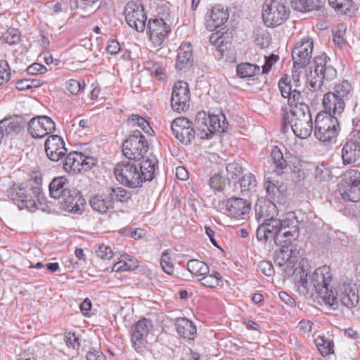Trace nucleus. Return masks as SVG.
<instances>
[{
	"instance_id": "obj_63",
	"label": "nucleus",
	"mask_w": 360,
	"mask_h": 360,
	"mask_svg": "<svg viewBox=\"0 0 360 360\" xmlns=\"http://www.w3.org/2000/svg\"><path fill=\"white\" fill-rule=\"evenodd\" d=\"M120 50V45L117 40H111L108 42L106 51L110 55L117 54Z\"/></svg>"
},
{
	"instance_id": "obj_5",
	"label": "nucleus",
	"mask_w": 360,
	"mask_h": 360,
	"mask_svg": "<svg viewBox=\"0 0 360 360\" xmlns=\"http://www.w3.org/2000/svg\"><path fill=\"white\" fill-rule=\"evenodd\" d=\"M314 65L307 75V88L311 92L321 90L324 79L330 81L337 76L336 70L328 64L327 56L323 54L316 57L314 60Z\"/></svg>"
},
{
	"instance_id": "obj_21",
	"label": "nucleus",
	"mask_w": 360,
	"mask_h": 360,
	"mask_svg": "<svg viewBox=\"0 0 360 360\" xmlns=\"http://www.w3.org/2000/svg\"><path fill=\"white\" fill-rule=\"evenodd\" d=\"M229 14L226 9L218 4L212 6L205 16V25L207 30L212 32L223 25L228 20Z\"/></svg>"
},
{
	"instance_id": "obj_31",
	"label": "nucleus",
	"mask_w": 360,
	"mask_h": 360,
	"mask_svg": "<svg viewBox=\"0 0 360 360\" xmlns=\"http://www.w3.org/2000/svg\"><path fill=\"white\" fill-rule=\"evenodd\" d=\"M139 266V261L133 256L129 255H122L120 260L117 262L113 267L112 271H133Z\"/></svg>"
},
{
	"instance_id": "obj_19",
	"label": "nucleus",
	"mask_w": 360,
	"mask_h": 360,
	"mask_svg": "<svg viewBox=\"0 0 360 360\" xmlns=\"http://www.w3.org/2000/svg\"><path fill=\"white\" fill-rule=\"evenodd\" d=\"M255 211L256 219L259 223H271L278 219L276 218L278 215L277 207L269 200L259 198L256 202Z\"/></svg>"
},
{
	"instance_id": "obj_52",
	"label": "nucleus",
	"mask_w": 360,
	"mask_h": 360,
	"mask_svg": "<svg viewBox=\"0 0 360 360\" xmlns=\"http://www.w3.org/2000/svg\"><path fill=\"white\" fill-rule=\"evenodd\" d=\"M65 87L72 94H77L84 91L85 84L79 80L71 79L66 82Z\"/></svg>"
},
{
	"instance_id": "obj_57",
	"label": "nucleus",
	"mask_w": 360,
	"mask_h": 360,
	"mask_svg": "<svg viewBox=\"0 0 360 360\" xmlns=\"http://www.w3.org/2000/svg\"><path fill=\"white\" fill-rule=\"evenodd\" d=\"M346 31V25L345 24H339L333 34L334 43L338 45L344 42L343 36Z\"/></svg>"
},
{
	"instance_id": "obj_23",
	"label": "nucleus",
	"mask_w": 360,
	"mask_h": 360,
	"mask_svg": "<svg viewBox=\"0 0 360 360\" xmlns=\"http://www.w3.org/2000/svg\"><path fill=\"white\" fill-rule=\"evenodd\" d=\"M89 203L94 211L100 214L107 213L114 208L112 197L110 196L107 188L102 193L91 196Z\"/></svg>"
},
{
	"instance_id": "obj_6",
	"label": "nucleus",
	"mask_w": 360,
	"mask_h": 360,
	"mask_svg": "<svg viewBox=\"0 0 360 360\" xmlns=\"http://www.w3.org/2000/svg\"><path fill=\"white\" fill-rule=\"evenodd\" d=\"M287 122L294 134L300 139L308 138L313 131L312 118L309 107L304 106L302 111L291 110L290 115H285L283 122V129L287 127Z\"/></svg>"
},
{
	"instance_id": "obj_62",
	"label": "nucleus",
	"mask_w": 360,
	"mask_h": 360,
	"mask_svg": "<svg viewBox=\"0 0 360 360\" xmlns=\"http://www.w3.org/2000/svg\"><path fill=\"white\" fill-rule=\"evenodd\" d=\"M79 338L75 333H68L65 336V341L68 347L76 348L79 346L78 343Z\"/></svg>"
},
{
	"instance_id": "obj_7",
	"label": "nucleus",
	"mask_w": 360,
	"mask_h": 360,
	"mask_svg": "<svg viewBox=\"0 0 360 360\" xmlns=\"http://www.w3.org/2000/svg\"><path fill=\"white\" fill-rule=\"evenodd\" d=\"M224 118L222 124L219 115H207L205 111H200L197 113L194 125L197 130V136L200 139H210L214 131H225L228 123L225 122V117L221 115Z\"/></svg>"
},
{
	"instance_id": "obj_20",
	"label": "nucleus",
	"mask_w": 360,
	"mask_h": 360,
	"mask_svg": "<svg viewBox=\"0 0 360 360\" xmlns=\"http://www.w3.org/2000/svg\"><path fill=\"white\" fill-rule=\"evenodd\" d=\"M45 152L51 161L58 162L66 155L68 149L60 136L51 135L46 140Z\"/></svg>"
},
{
	"instance_id": "obj_2",
	"label": "nucleus",
	"mask_w": 360,
	"mask_h": 360,
	"mask_svg": "<svg viewBox=\"0 0 360 360\" xmlns=\"http://www.w3.org/2000/svg\"><path fill=\"white\" fill-rule=\"evenodd\" d=\"M158 160L155 158L141 162L125 160L117 162L114 168L116 179L122 185L129 188H137L144 181H150L155 176Z\"/></svg>"
},
{
	"instance_id": "obj_16",
	"label": "nucleus",
	"mask_w": 360,
	"mask_h": 360,
	"mask_svg": "<svg viewBox=\"0 0 360 360\" xmlns=\"http://www.w3.org/2000/svg\"><path fill=\"white\" fill-rule=\"evenodd\" d=\"M169 32V26L162 18L155 17L148 20L147 34L155 46H160Z\"/></svg>"
},
{
	"instance_id": "obj_32",
	"label": "nucleus",
	"mask_w": 360,
	"mask_h": 360,
	"mask_svg": "<svg viewBox=\"0 0 360 360\" xmlns=\"http://www.w3.org/2000/svg\"><path fill=\"white\" fill-rule=\"evenodd\" d=\"M66 181L67 180L64 177H58L52 180L49 184V192L51 198L60 199L63 193L69 190Z\"/></svg>"
},
{
	"instance_id": "obj_25",
	"label": "nucleus",
	"mask_w": 360,
	"mask_h": 360,
	"mask_svg": "<svg viewBox=\"0 0 360 360\" xmlns=\"http://www.w3.org/2000/svg\"><path fill=\"white\" fill-rule=\"evenodd\" d=\"M332 92L335 94V96L342 99L346 103H351L353 110H355L357 107L356 96H354L352 86L347 80H342L336 84Z\"/></svg>"
},
{
	"instance_id": "obj_43",
	"label": "nucleus",
	"mask_w": 360,
	"mask_h": 360,
	"mask_svg": "<svg viewBox=\"0 0 360 360\" xmlns=\"http://www.w3.org/2000/svg\"><path fill=\"white\" fill-rule=\"evenodd\" d=\"M341 195L346 200L358 202L360 200V185H345V190Z\"/></svg>"
},
{
	"instance_id": "obj_44",
	"label": "nucleus",
	"mask_w": 360,
	"mask_h": 360,
	"mask_svg": "<svg viewBox=\"0 0 360 360\" xmlns=\"http://www.w3.org/2000/svg\"><path fill=\"white\" fill-rule=\"evenodd\" d=\"M227 183H229V179L220 174H214L209 179L210 187L214 191H224Z\"/></svg>"
},
{
	"instance_id": "obj_17",
	"label": "nucleus",
	"mask_w": 360,
	"mask_h": 360,
	"mask_svg": "<svg viewBox=\"0 0 360 360\" xmlns=\"http://www.w3.org/2000/svg\"><path fill=\"white\" fill-rule=\"evenodd\" d=\"M313 47V40L310 38L303 39L295 44L292 51L295 68H301L309 63Z\"/></svg>"
},
{
	"instance_id": "obj_48",
	"label": "nucleus",
	"mask_w": 360,
	"mask_h": 360,
	"mask_svg": "<svg viewBox=\"0 0 360 360\" xmlns=\"http://www.w3.org/2000/svg\"><path fill=\"white\" fill-rule=\"evenodd\" d=\"M345 185H360V172L356 169L347 170L343 176Z\"/></svg>"
},
{
	"instance_id": "obj_51",
	"label": "nucleus",
	"mask_w": 360,
	"mask_h": 360,
	"mask_svg": "<svg viewBox=\"0 0 360 360\" xmlns=\"http://www.w3.org/2000/svg\"><path fill=\"white\" fill-rule=\"evenodd\" d=\"M42 84L39 79H23L18 81L15 87L18 90H25L33 87H38Z\"/></svg>"
},
{
	"instance_id": "obj_30",
	"label": "nucleus",
	"mask_w": 360,
	"mask_h": 360,
	"mask_svg": "<svg viewBox=\"0 0 360 360\" xmlns=\"http://www.w3.org/2000/svg\"><path fill=\"white\" fill-rule=\"evenodd\" d=\"M359 300L358 289L352 288L349 285H344V290L340 295L342 304L349 309L355 307Z\"/></svg>"
},
{
	"instance_id": "obj_14",
	"label": "nucleus",
	"mask_w": 360,
	"mask_h": 360,
	"mask_svg": "<svg viewBox=\"0 0 360 360\" xmlns=\"http://www.w3.org/2000/svg\"><path fill=\"white\" fill-rule=\"evenodd\" d=\"M189 101L190 91L188 83L183 81L176 82L171 98L172 109L178 112L186 111L189 107Z\"/></svg>"
},
{
	"instance_id": "obj_27",
	"label": "nucleus",
	"mask_w": 360,
	"mask_h": 360,
	"mask_svg": "<svg viewBox=\"0 0 360 360\" xmlns=\"http://www.w3.org/2000/svg\"><path fill=\"white\" fill-rule=\"evenodd\" d=\"M60 199H62L61 202L63 203L66 210L75 213L81 210V206L83 205L84 202V199L79 195V191L75 189H69L65 191Z\"/></svg>"
},
{
	"instance_id": "obj_1",
	"label": "nucleus",
	"mask_w": 360,
	"mask_h": 360,
	"mask_svg": "<svg viewBox=\"0 0 360 360\" xmlns=\"http://www.w3.org/2000/svg\"><path fill=\"white\" fill-rule=\"evenodd\" d=\"M307 259H302L300 262V275L298 290L304 295H313L314 292L319 295L325 304L333 309L338 305L337 300L338 292L330 285L332 274L330 268L324 265L317 268L312 274L305 270L307 266Z\"/></svg>"
},
{
	"instance_id": "obj_28",
	"label": "nucleus",
	"mask_w": 360,
	"mask_h": 360,
	"mask_svg": "<svg viewBox=\"0 0 360 360\" xmlns=\"http://www.w3.org/2000/svg\"><path fill=\"white\" fill-rule=\"evenodd\" d=\"M175 327L179 337L192 341L195 339L197 329L191 321L186 318H178L176 319Z\"/></svg>"
},
{
	"instance_id": "obj_11",
	"label": "nucleus",
	"mask_w": 360,
	"mask_h": 360,
	"mask_svg": "<svg viewBox=\"0 0 360 360\" xmlns=\"http://www.w3.org/2000/svg\"><path fill=\"white\" fill-rule=\"evenodd\" d=\"M96 163L97 160L94 157L81 152L73 151L65 158L63 168L67 172L76 174L82 170L87 171L91 169Z\"/></svg>"
},
{
	"instance_id": "obj_34",
	"label": "nucleus",
	"mask_w": 360,
	"mask_h": 360,
	"mask_svg": "<svg viewBox=\"0 0 360 360\" xmlns=\"http://www.w3.org/2000/svg\"><path fill=\"white\" fill-rule=\"evenodd\" d=\"M271 159L274 165V171L278 174L283 172V170L287 168V161L283 157L281 150L275 146L271 153Z\"/></svg>"
},
{
	"instance_id": "obj_18",
	"label": "nucleus",
	"mask_w": 360,
	"mask_h": 360,
	"mask_svg": "<svg viewBox=\"0 0 360 360\" xmlns=\"http://www.w3.org/2000/svg\"><path fill=\"white\" fill-rule=\"evenodd\" d=\"M151 321L143 318L136 322L131 328V341L134 349L138 352L143 347L144 341L152 330Z\"/></svg>"
},
{
	"instance_id": "obj_46",
	"label": "nucleus",
	"mask_w": 360,
	"mask_h": 360,
	"mask_svg": "<svg viewBox=\"0 0 360 360\" xmlns=\"http://www.w3.org/2000/svg\"><path fill=\"white\" fill-rule=\"evenodd\" d=\"M128 124L131 127H139L146 134H150V131L153 132L148 122L139 115H131L128 119Z\"/></svg>"
},
{
	"instance_id": "obj_15",
	"label": "nucleus",
	"mask_w": 360,
	"mask_h": 360,
	"mask_svg": "<svg viewBox=\"0 0 360 360\" xmlns=\"http://www.w3.org/2000/svg\"><path fill=\"white\" fill-rule=\"evenodd\" d=\"M27 129L33 138L41 139L56 130V124L48 116H39L30 120Z\"/></svg>"
},
{
	"instance_id": "obj_58",
	"label": "nucleus",
	"mask_w": 360,
	"mask_h": 360,
	"mask_svg": "<svg viewBox=\"0 0 360 360\" xmlns=\"http://www.w3.org/2000/svg\"><path fill=\"white\" fill-rule=\"evenodd\" d=\"M278 56L275 54H271L269 56H264V64L262 65V73L267 74L271 69L272 65L277 61Z\"/></svg>"
},
{
	"instance_id": "obj_45",
	"label": "nucleus",
	"mask_w": 360,
	"mask_h": 360,
	"mask_svg": "<svg viewBox=\"0 0 360 360\" xmlns=\"http://www.w3.org/2000/svg\"><path fill=\"white\" fill-rule=\"evenodd\" d=\"M314 176L319 182L329 181L331 176V172L327 165L321 163L314 168Z\"/></svg>"
},
{
	"instance_id": "obj_49",
	"label": "nucleus",
	"mask_w": 360,
	"mask_h": 360,
	"mask_svg": "<svg viewBox=\"0 0 360 360\" xmlns=\"http://www.w3.org/2000/svg\"><path fill=\"white\" fill-rule=\"evenodd\" d=\"M19 128L18 123L11 119H5L0 121V132H2V137L5 134H9Z\"/></svg>"
},
{
	"instance_id": "obj_4",
	"label": "nucleus",
	"mask_w": 360,
	"mask_h": 360,
	"mask_svg": "<svg viewBox=\"0 0 360 360\" xmlns=\"http://www.w3.org/2000/svg\"><path fill=\"white\" fill-rule=\"evenodd\" d=\"M8 197L19 207L20 210L27 209L34 212L37 209V202L43 199L41 189L39 186L28 185H13L7 191Z\"/></svg>"
},
{
	"instance_id": "obj_33",
	"label": "nucleus",
	"mask_w": 360,
	"mask_h": 360,
	"mask_svg": "<svg viewBox=\"0 0 360 360\" xmlns=\"http://www.w3.org/2000/svg\"><path fill=\"white\" fill-rule=\"evenodd\" d=\"M330 6L337 13L351 16L355 11V6L352 0H328Z\"/></svg>"
},
{
	"instance_id": "obj_8",
	"label": "nucleus",
	"mask_w": 360,
	"mask_h": 360,
	"mask_svg": "<svg viewBox=\"0 0 360 360\" xmlns=\"http://www.w3.org/2000/svg\"><path fill=\"white\" fill-rule=\"evenodd\" d=\"M148 150V143L142 133L134 130L122 143V153L129 160L141 162L146 160L144 155Z\"/></svg>"
},
{
	"instance_id": "obj_22",
	"label": "nucleus",
	"mask_w": 360,
	"mask_h": 360,
	"mask_svg": "<svg viewBox=\"0 0 360 360\" xmlns=\"http://www.w3.org/2000/svg\"><path fill=\"white\" fill-rule=\"evenodd\" d=\"M225 205V214L236 219H244L250 211V203L241 198H230Z\"/></svg>"
},
{
	"instance_id": "obj_61",
	"label": "nucleus",
	"mask_w": 360,
	"mask_h": 360,
	"mask_svg": "<svg viewBox=\"0 0 360 360\" xmlns=\"http://www.w3.org/2000/svg\"><path fill=\"white\" fill-rule=\"evenodd\" d=\"M260 271L266 276H271L274 273L272 264L269 262L262 261L259 264Z\"/></svg>"
},
{
	"instance_id": "obj_39",
	"label": "nucleus",
	"mask_w": 360,
	"mask_h": 360,
	"mask_svg": "<svg viewBox=\"0 0 360 360\" xmlns=\"http://www.w3.org/2000/svg\"><path fill=\"white\" fill-rule=\"evenodd\" d=\"M209 266L198 259H191L187 262V269L193 275L199 276L209 273Z\"/></svg>"
},
{
	"instance_id": "obj_54",
	"label": "nucleus",
	"mask_w": 360,
	"mask_h": 360,
	"mask_svg": "<svg viewBox=\"0 0 360 360\" xmlns=\"http://www.w3.org/2000/svg\"><path fill=\"white\" fill-rule=\"evenodd\" d=\"M226 172L233 179H235L243 172V167L239 162L234 161L226 165Z\"/></svg>"
},
{
	"instance_id": "obj_12",
	"label": "nucleus",
	"mask_w": 360,
	"mask_h": 360,
	"mask_svg": "<svg viewBox=\"0 0 360 360\" xmlns=\"http://www.w3.org/2000/svg\"><path fill=\"white\" fill-rule=\"evenodd\" d=\"M171 129L175 138L185 145L190 144L195 134L197 135L194 124L184 117L174 119L172 122Z\"/></svg>"
},
{
	"instance_id": "obj_50",
	"label": "nucleus",
	"mask_w": 360,
	"mask_h": 360,
	"mask_svg": "<svg viewBox=\"0 0 360 360\" xmlns=\"http://www.w3.org/2000/svg\"><path fill=\"white\" fill-rule=\"evenodd\" d=\"M278 88L281 92V96L283 98H289L290 94H292V85L290 84V80L288 77L286 75L283 77L278 82Z\"/></svg>"
},
{
	"instance_id": "obj_41",
	"label": "nucleus",
	"mask_w": 360,
	"mask_h": 360,
	"mask_svg": "<svg viewBox=\"0 0 360 360\" xmlns=\"http://www.w3.org/2000/svg\"><path fill=\"white\" fill-rule=\"evenodd\" d=\"M315 344L323 356H328L333 352V342L323 336L315 339Z\"/></svg>"
},
{
	"instance_id": "obj_47",
	"label": "nucleus",
	"mask_w": 360,
	"mask_h": 360,
	"mask_svg": "<svg viewBox=\"0 0 360 360\" xmlns=\"http://www.w3.org/2000/svg\"><path fill=\"white\" fill-rule=\"evenodd\" d=\"M160 264L162 270L168 275H173L174 266L172 262L171 253L169 250H165L161 256Z\"/></svg>"
},
{
	"instance_id": "obj_55",
	"label": "nucleus",
	"mask_w": 360,
	"mask_h": 360,
	"mask_svg": "<svg viewBox=\"0 0 360 360\" xmlns=\"http://www.w3.org/2000/svg\"><path fill=\"white\" fill-rule=\"evenodd\" d=\"M96 252L98 257L103 259H110L114 255L111 247L104 244L100 245Z\"/></svg>"
},
{
	"instance_id": "obj_59",
	"label": "nucleus",
	"mask_w": 360,
	"mask_h": 360,
	"mask_svg": "<svg viewBox=\"0 0 360 360\" xmlns=\"http://www.w3.org/2000/svg\"><path fill=\"white\" fill-rule=\"evenodd\" d=\"M26 71L29 75L44 74L47 71V68L44 65L34 63L28 66L26 69Z\"/></svg>"
},
{
	"instance_id": "obj_9",
	"label": "nucleus",
	"mask_w": 360,
	"mask_h": 360,
	"mask_svg": "<svg viewBox=\"0 0 360 360\" xmlns=\"http://www.w3.org/2000/svg\"><path fill=\"white\" fill-rule=\"evenodd\" d=\"M290 12L281 0H265L262 6V19L267 27H277L288 18Z\"/></svg>"
},
{
	"instance_id": "obj_60",
	"label": "nucleus",
	"mask_w": 360,
	"mask_h": 360,
	"mask_svg": "<svg viewBox=\"0 0 360 360\" xmlns=\"http://www.w3.org/2000/svg\"><path fill=\"white\" fill-rule=\"evenodd\" d=\"M86 360H106L105 355L99 349L91 348L86 356Z\"/></svg>"
},
{
	"instance_id": "obj_10",
	"label": "nucleus",
	"mask_w": 360,
	"mask_h": 360,
	"mask_svg": "<svg viewBox=\"0 0 360 360\" xmlns=\"http://www.w3.org/2000/svg\"><path fill=\"white\" fill-rule=\"evenodd\" d=\"M340 123L334 115H317L315 120L314 136L322 142H333L340 131Z\"/></svg>"
},
{
	"instance_id": "obj_42",
	"label": "nucleus",
	"mask_w": 360,
	"mask_h": 360,
	"mask_svg": "<svg viewBox=\"0 0 360 360\" xmlns=\"http://www.w3.org/2000/svg\"><path fill=\"white\" fill-rule=\"evenodd\" d=\"M110 196L112 197V202L116 200L121 202H127L131 198V193L122 187L107 188Z\"/></svg>"
},
{
	"instance_id": "obj_3",
	"label": "nucleus",
	"mask_w": 360,
	"mask_h": 360,
	"mask_svg": "<svg viewBox=\"0 0 360 360\" xmlns=\"http://www.w3.org/2000/svg\"><path fill=\"white\" fill-rule=\"evenodd\" d=\"M276 231L275 243L281 248H288L300 236V222L295 212H289L281 219L273 221Z\"/></svg>"
},
{
	"instance_id": "obj_38",
	"label": "nucleus",
	"mask_w": 360,
	"mask_h": 360,
	"mask_svg": "<svg viewBox=\"0 0 360 360\" xmlns=\"http://www.w3.org/2000/svg\"><path fill=\"white\" fill-rule=\"evenodd\" d=\"M292 7L301 12H309L316 10L319 7L318 0H292Z\"/></svg>"
},
{
	"instance_id": "obj_24",
	"label": "nucleus",
	"mask_w": 360,
	"mask_h": 360,
	"mask_svg": "<svg viewBox=\"0 0 360 360\" xmlns=\"http://www.w3.org/2000/svg\"><path fill=\"white\" fill-rule=\"evenodd\" d=\"M346 103L342 99L335 96L332 91L323 96V107L326 112L325 115H340L345 110Z\"/></svg>"
},
{
	"instance_id": "obj_13",
	"label": "nucleus",
	"mask_w": 360,
	"mask_h": 360,
	"mask_svg": "<svg viewBox=\"0 0 360 360\" xmlns=\"http://www.w3.org/2000/svg\"><path fill=\"white\" fill-rule=\"evenodd\" d=\"M124 13L127 24L137 32H143L146 28L147 15L143 7L131 1L127 3Z\"/></svg>"
},
{
	"instance_id": "obj_40",
	"label": "nucleus",
	"mask_w": 360,
	"mask_h": 360,
	"mask_svg": "<svg viewBox=\"0 0 360 360\" xmlns=\"http://www.w3.org/2000/svg\"><path fill=\"white\" fill-rule=\"evenodd\" d=\"M202 276V277L199 279V281L205 287L210 288H216L222 278L221 274L216 271H212V273L209 272Z\"/></svg>"
},
{
	"instance_id": "obj_64",
	"label": "nucleus",
	"mask_w": 360,
	"mask_h": 360,
	"mask_svg": "<svg viewBox=\"0 0 360 360\" xmlns=\"http://www.w3.org/2000/svg\"><path fill=\"white\" fill-rule=\"evenodd\" d=\"M278 296L280 299L285 302L286 304L294 307L295 305V300L286 292L281 291L279 292Z\"/></svg>"
},
{
	"instance_id": "obj_35",
	"label": "nucleus",
	"mask_w": 360,
	"mask_h": 360,
	"mask_svg": "<svg viewBox=\"0 0 360 360\" xmlns=\"http://www.w3.org/2000/svg\"><path fill=\"white\" fill-rule=\"evenodd\" d=\"M276 231L274 226V222L271 223H261L257 228L256 236L259 240L266 241L269 238H273L275 241Z\"/></svg>"
},
{
	"instance_id": "obj_26",
	"label": "nucleus",
	"mask_w": 360,
	"mask_h": 360,
	"mask_svg": "<svg viewBox=\"0 0 360 360\" xmlns=\"http://www.w3.org/2000/svg\"><path fill=\"white\" fill-rule=\"evenodd\" d=\"M257 180L254 174H245L242 179L234 184L233 192L243 196H248L256 191Z\"/></svg>"
},
{
	"instance_id": "obj_53",
	"label": "nucleus",
	"mask_w": 360,
	"mask_h": 360,
	"mask_svg": "<svg viewBox=\"0 0 360 360\" xmlns=\"http://www.w3.org/2000/svg\"><path fill=\"white\" fill-rule=\"evenodd\" d=\"M292 250H290V252H292ZM290 256V253L288 252V250H281L279 252L276 254V257L275 259V262L281 267L285 266L288 262L294 259Z\"/></svg>"
},
{
	"instance_id": "obj_37",
	"label": "nucleus",
	"mask_w": 360,
	"mask_h": 360,
	"mask_svg": "<svg viewBox=\"0 0 360 360\" xmlns=\"http://www.w3.org/2000/svg\"><path fill=\"white\" fill-rule=\"evenodd\" d=\"M304 93L295 89L289 98H288V104L290 107H294L292 110H300L302 111L304 106L309 107L305 103Z\"/></svg>"
},
{
	"instance_id": "obj_29",
	"label": "nucleus",
	"mask_w": 360,
	"mask_h": 360,
	"mask_svg": "<svg viewBox=\"0 0 360 360\" xmlns=\"http://www.w3.org/2000/svg\"><path fill=\"white\" fill-rule=\"evenodd\" d=\"M193 62L192 46L190 43L185 44L179 49L176 57V68L179 71H186L193 65Z\"/></svg>"
},
{
	"instance_id": "obj_56",
	"label": "nucleus",
	"mask_w": 360,
	"mask_h": 360,
	"mask_svg": "<svg viewBox=\"0 0 360 360\" xmlns=\"http://www.w3.org/2000/svg\"><path fill=\"white\" fill-rule=\"evenodd\" d=\"M6 43L10 45L16 44L20 41V35L17 30H8L4 34Z\"/></svg>"
},
{
	"instance_id": "obj_36",
	"label": "nucleus",
	"mask_w": 360,
	"mask_h": 360,
	"mask_svg": "<svg viewBox=\"0 0 360 360\" xmlns=\"http://www.w3.org/2000/svg\"><path fill=\"white\" fill-rule=\"evenodd\" d=\"M260 67L250 63H242L237 66V75L241 78L251 77L259 73Z\"/></svg>"
}]
</instances>
